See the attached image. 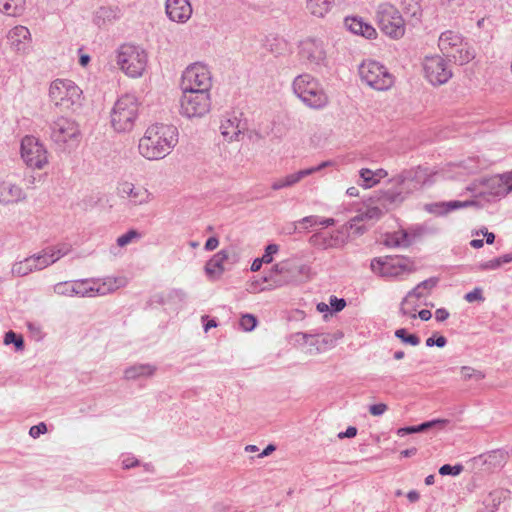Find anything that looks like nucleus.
I'll use <instances>...</instances> for the list:
<instances>
[{
	"label": "nucleus",
	"instance_id": "603ef678",
	"mask_svg": "<svg viewBox=\"0 0 512 512\" xmlns=\"http://www.w3.org/2000/svg\"><path fill=\"white\" fill-rule=\"evenodd\" d=\"M462 470H463V467L461 465L451 466L449 464H445L440 467L439 473L444 476L445 475L456 476V475H459L462 472Z\"/></svg>",
	"mask_w": 512,
	"mask_h": 512
},
{
	"label": "nucleus",
	"instance_id": "f704fd0d",
	"mask_svg": "<svg viewBox=\"0 0 512 512\" xmlns=\"http://www.w3.org/2000/svg\"><path fill=\"white\" fill-rule=\"evenodd\" d=\"M335 0H307L306 8L315 17L323 18L334 6Z\"/></svg>",
	"mask_w": 512,
	"mask_h": 512
},
{
	"label": "nucleus",
	"instance_id": "6e6d98bb",
	"mask_svg": "<svg viewBox=\"0 0 512 512\" xmlns=\"http://www.w3.org/2000/svg\"><path fill=\"white\" fill-rule=\"evenodd\" d=\"M47 432V426L44 422H41L37 425H34L29 430V435L32 438H38L41 434H44Z\"/></svg>",
	"mask_w": 512,
	"mask_h": 512
},
{
	"label": "nucleus",
	"instance_id": "a18cd8bd",
	"mask_svg": "<svg viewBox=\"0 0 512 512\" xmlns=\"http://www.w3.org/2000/svg\"><path fill=\"white\" fill-rule=\"evenodd\" d=\"M395 336L403 343L409 344L411 346H417L420 343L418 336L414 334H407V331L404 328L397 329L395 331Z\"/></svg>",
	"mask_w": 512,
	"mask_h": 512
},
{
	"label": "nucleus",
	"instance_id": "7ed1b4c3",
	"mask_svg": "<svg viewBox=\"0 0 512 512\" xmlns=\"http://www.w3.org/2000/svg\"><path fill=\"white\" fill-rule=\"evenodd\" d=\"M292 91L310 109L321 110L329 104V96L320 81L309 73L296 76Z\"/></svg>",
	"mask_w": 512,
	"mask_h": 512
},
{
	"label": "nucleus",
	"instance_id": "7c9ffc66",
	"mask_svg": "<svg viewBox=\"0 0 512 512\" xmlns=\"http://www.w3.org/2000/svg\"><path fill=\"white\" fill-rule=\"evenodd\" d=\"M157 366L150 363H137L127 367L124 370V378L126 380L146 379L154 376Z\"/></svg>",
	"mask_w": 512,
	"mask_h": 512
},
{
	"label": "nucleus",
	"instance_id": "20e7f679",
	"mask_svg": "<svg viewBox=\"0 0 512 512\" xmlns=\"http://www.w3.org/2000/svg\"><path fill=\"white\" fill-rule=\"evenodd\" d=\"M50 102L62 112H75L83 106L82 89L70 79H55L49 86Z\"/></svg>",
	"mask_w": 512,
	"mask_h": 512
},
{
	"label": "nucleus",
	"instance_id": "39448f33",
	"mask_svg": "<svg viewBox=\"0 0 512 512\" xmlns=\"http://www.w3.org/2000/svg\"><path fill=\"white\" fill-rule=\"evenodd\" d=\"M438 47L443 56L458 65H465L476 56V51L471 43L461 33L454 30H446L440 34Z\"/></svg>",
	"mask_w": 512,
	"mask_h": 512
},
{
	"label": "nucleus",
	"instance_id": "c9c22d12",
	"mask_svg": "<svg viewBox=\"0 0 512 512\" xmlns=\"http://www.w3.org/2000/svg\"><path fill=\"white\" fill-rule=\"evenodd\" d=\"M120 18V9L117 6H102L96 12L94 21L98 26Z\"/></svg>",
	"mask_w": 512,
	"mask_h": 512
},
{
	"label": "nucleus",
	"instance_id": "4d7b16f0",
	"mask_svg": "<svg viewBox=\"0 0 512 512\" xmlns=\"http://www.w3.org/2000/svg\"><path fill=\"white\" fill-rule=\"evenodd\" d=\"M403 5L411 13L412 16L419 15V5L416 0H403Z\"/></svg>",
	"mask_w": 512,
	"mask_h": 512
},
{
	"label": "nucleus",
	"instance_id": "f3484780",
	"mask_svg": "<svg viewBox=\"0 0 512 512\" xmlns=\"http://www.w3.org/2000/svg\"><path fill=\"white\" fill-rule=\"evenodd\" d=\"M370 267L373 273L384 278L398 277L409 271L401 259L389 256L374 258Z\"/></svg>",
	"mask_w": 512,
	"mask_h": 512
},
{
	"label": "nucleus",
	"instance_id": "e2e57ef3",
	"mask_svg": "<svg viewBox=\"0 0 512 512\" xmlns=\"http://www.w3.org/2000/svg\"><path fill=\"white\" fill-rule=\"evenodd\" d=\"M356 434H357V429H356V427H354V426H349V427L346 429V431H344V432H340V433L338 434V437H339L340 439H343V438H352V437H355V436H356Z\"/></svg>",
	"mask_w": 512,
	"mask_h": 512
},
{
	"label": "nucleus",
	"instance_id": "a19ab883",
	"mask_svg": "<svg viewBox=\"0 0 512 512\" xmlns=\"http://www.w3.org/2000/svg\"><path fill=\"white\" fill-rule=\"evenodd\" d=\"M32 272L34 271L32 269V265L29 262V257H26L21 261L15 262L11 268V273L14 276L18 277L26 276Z\"/></svg>",
	"mask_w": 512,
	"mask_h": 512
},
{
	"label": "nucleus",
	"instance_id": "de8ad7c7",
	"mask_svg": "<svg viewBox=\"0 0 512 512\" xmlns=\"http://www.w3.org/2000/svg\"><path fill=\"white\" fill-rule=\"evenodd\" d=\"M4 343L6 345H9V344L13 343L18 350H20V349H22L24 347L23 338L21 336H18L13 331H8L5 334V336H4Z\"/></svg>",
	"mask_w": 512,
	"mask_h": 512
},
{
	"label": "nucleus",
	"instance_id": "5fc2aeb1",
	"mask_svg": "<svg viewBox=\"0 0 512 512\" xmlns=\"http://www.w3.org/2000/svg\"><path fill=\"white\" fill-rule=\"evenodd\" d=\"M329 305L334 312H340L346 306V301L343 298H337L336 296H331L329 299Z\"/></svg>",
	"mask_w": 512,
	"mask_h": 512
},
{
	"label": "nucleus",
	"instance_id": "1a4fd4ad",
	"mask_svg": "<svg viewBox=\"0 0 512 512\" xmlns=\"http://www.w3.org/2000/svg\"><path fill=\"white\" fill-rule=\"evenodd\" d=\"M50 137L59 147H75L81 140L80 127L76 121L60 116L50 125Z\"/></svg>",
	"mask_w": 512,
	"mask_h": 512
},
{
	"label": "nucleus",
	"instance_id": "393cba45",
	"mask_svg": "<svg viewBox=\"0 0 512 512\" xmlns=\"http://www.w3.org/2000/svg\"><path fill=\"white\" fill-rule=\"evenodd\" d=\"M165 8L167 16L173 22L185 23L192 15V6L189 0H166Z\"/></svg>",
	"mask_w": 512,
	"mask_h": 512
},
{
	"label": "nucleus",
	"instance_id": "4be33fe9",
	"mask_svg": "<svg viewBox=\"0 0 512 512\" xmlns=\"http://www.w3.org/2000/svg\"><path fill=\"white\" fill-rule=\"evenodd\" d=\"M7 40L13 51L26 54L30 49L31 34L27 27L19 25L8 32Z\"/></svg>",
	"mask_w": 512,
	"mask_h": 512
},
{
	"label": "nucleus",
	"instance_id": "79ce46f5",
	"mask_svg": "<svg viewBox=\"0 0 512 512\" xmlns=\"http://www.w3.org/2000/svg\"><path fill=\"white\" fill-rule=\"evenodd\" d=\"M453 167L459 170L457 172V174H459V175L465 174V173L469 174V173H474V172L478 171L479 164H478V160H476L474 158H468L467 160H464L459 164H454Z\"/></svg>",
	"mask_w": 512,
	"mask_h": 512
},
{
	"label": "nucleus",
	"instance_id": "0eeeda50",
	"mask_svg": "<svg viewBox=\"0 0 512 512\" xmlns=\"http://www.w3.org/2000/svg\"><path fill=\"white\" fill-rule=\"evenodd\" d=\"M360 80L372 89L386 91L395 81L388 68L375 60H364L358 67Z\"/></svg>",
	"mask_w": 512,
	"mask_h": 512
},
{
	"label": "nucleus",
	"instance_id": "b1692460",
	"mask_svg": "<svg viewBox=\"0 0 512 512\" xmlns=\"http://www.w3.org/2000/svg\"><path fill=\"white\" fill-rule=\"evenodd\" d=\"M437 282L438 279L432 277L420 282L415 288L409 291L406 297L401 302L400 313H410L412 309H408V305L410 304L411 299L415 298L416 300H420L421 298L428 296L433 290V288L436 287Z\"/></svg>",
	"mask_w": 512,
	"mask_h": 512
},
{
	"label": "nucleus",
	"instance_id": "6ab92c4d",
	"mask_svg": "<svg viewBox=\"0 0 512 512\" xmlns=\"http://www.w3.org/2000/svg\"><path fill=\"white\" fill-rule=\"evenodd\" d=\"M118 194L133 207L147 205L153 200V194L146 187L135 185L129 181L119 184Z\"/></svg>",
	"mask_w": 512,
	"mask_h": 512
},
{
	"label": "nucleus",
	"instance_id": "09e8293b",
	"mask_svg": "<svg viewBox=\"0 0 512 512\" xmlns=\"http://www.w3.org/2000/svg\"><path fill=\"white\" fill-rule=\"evenodd\" d=\"M138 238H140V233H138L136 230H129L127 233L117 238V245L124 247L130 244L134 239Z\"/></svg>",
	"mask_w": 512,
	"mask_h": 512
},
{
	"label": "nucleus",
	"instance_id": "8fccbe9b",
	"mask_svg": "<svg viewBox=\"0 0 512 512\" xmlns=\"http://www.w3.org/2000/svg\"><path fill=\"white\" fill-rule=\"evenodd\" d=\"M257 324V319L251 314H246L241 317L240 326L245 331H252Z\"/></svg>",
	"mask_w": 512,
	"mask_h": 512
},
{
	"label": "nucleus",
	"instance_id": "052dcab7",
	"mask_svg": "<svg viewBox=\"0 0 512 512\" xmlns=\"http://www.w3.org/2000/svg\"><path fill=\"white\" fill-rule=\"evenodd\" d=\"M464 298L467 302H470V303L474 302L476 300H482L483 299L482 291H481V289L476 288L473 291L467 293Z\"/></svg>",
	"mask_w": 512,
	"mask_h": 512
},
{
	"label": "nucleus",
	"instance_id": "c756f323",
	"mask_svg": "<svg viewBox=\"0 0 512 512\" xmlns=\"http://www.w3.org/2000/svg\"><path fill=\"white\" fill-rule=\"evenodd\" d=\"M345 26L353 34L361 35L366 39H374L377 36L375 28L358 17H346Z\"/></svg>",
	"mask_w": 512,
	"mask_h": 512
},
{
	"label": "nucleus",
	"instance_id": "c85d7f7f",
	"mask_svg": "<svg viewBox=\"0 0 512 512\" xmlns=\"http://www.w3.org/2000/svg\"><path fill=\"white\" fill-rule=\"evenodd\" d=\"M488 186L494 196H506L512 192V171L491 178L488 181Z\"/></svg>",
	"mask_w": 512,
	"mask_h": 512
},
{
	"label": "nucleus",
	"instance_id": "680f3d73",
	"mask_svg": "<svg viewBox=\"0 0 512 512\" xmlns=\"http://www.w3.org/2000/svg\"><path fill=\"white\" fill-rule=\"evenodd\" d=\"M272 289L273 288L271 287L270 284L267 287H263V286H261V283L259 281H253L249 284V287L247 290L251 293H257V292H261L264 290H272Z\"/></svg>",
	"mask_w": 512,
	"mask_h": 512
},
{
	"label": "nucleus",
	"instance_id": "aec40b11",
	"mask_svg": "<svg viewBox=\"0 0 512 512\" xmlns=\"http://www.w3.org/2000/svg\"><path fill=\"white\" fill-rule=\"evenodd\" d=\"M90 279L63 281L53 286V292L64 297H92Z\"/></svg>",
	"mask_w": 512,
	"mask_h": 512
},
{
	"label": "nucleus",
	"instance_id": "c03bdc74",
	"mask_svg": "<svg viewBox=\"0 0 512 512\" xmlns=\"http://www.w3.org/2000/svg\"><path fill=\"white\" fill-rule=\"evenodd\" d=\"M460 372L464 380L473 379L475 381H480L485 378V374L482 371L476 370L469 366H462Z\"/></svg>",
	"mask_w": 512,
	"mask_h": 512
},
{
	"label": "nucleus",
	"instance_id": "49530a36",
	"mask_svg": "<svg viewBox=\"0 0 512 512\" xmlns=\"http://www.w3.org/2000/svg\"><path fill=\"white\" fill-rule=\"evenodd\" d=\"M291 339L294 342V344H297V345H304V344L315 345L318 342V341L314 340V337L312 335L302 333V332L293 334L291 336Z\"/></svg>",
	"mask_w": 512,
	"mask_h": 512
},
{
	"label": "nucleus",
	"instance_id": "4c0bfd02",
	"mask_svg": "<svg viewBox=\"0 0 512 512\" xmlns=\"http://www.w3.org/2000/svg\"><path fill=\"white\" fill-rule=\"evenodd\" d=\"M25 9V0H0V12L8 16H19Z\"/></svg>",
	"mask_w": 512,
	"mask_h": 512
},
{
	"label": "nucleus",
	"instance_id": "4468645a",
	"mask_svg": "<svg viewBox=\"0 0 512 512\" xmlns=\"http://www.w3.org/2000/svg\"><path fill=\"white\" fill-rule=\"evenodd\" d=\"M21 157L31 168L42 169L48 163L44 145L34 136H25L21 141Z\"/></svg>",
	"mask_w": 512,
	"mask_h": 512
},
{
	"label": "nucleus",
	"instance_id": "473e14b6",
	"mask_svg": "<svg viewBox=\"0 0 512 512\" xmlns=\"http://www.w3.org/2000/svg\"><path fill=\"white\" fill-rule=\"evenodd\" d=\"M227 250H221L207 261L205 264V272L211 278H219L224 272V262L228 259Z\"/></svg>",
	"mask_w": 512,
	"mask_h": 512
},
{
	"label": "nucleus",
	"instance_id": "cd10ccee",
	"mask_svg": "<svg viewBox=\"0 0 512 512\" xmlns=\"http://www.w3.org/2000/svg\"><path fill=\"white\" fill-rule=\"evenodd\" d=\"M379 200V195L377 196V205H370L364 211L359 212L356 216L350 219L345 227L347 229H353L355 226V222H362L366 220H378L380 219L385 212H387Z\"/></svg>",
	"mask_w": 512,
	"mask_h": 512
},
{
	"label": "nucleus",
	"instance_id": "37998d69",
	"mask_svg": "<svg viewBox=\"0 0 512 512\" xmlns=\"http://www.w3.org/2000/svg\"><path fill=\"white\" fill-rule=\"evenodd\" d=\"M359 176L362 180L361 186L365 189L372 188L373 186L378 184L376 177L374 176V171L368 168H363L359 171Z\"/></svg>",
	"mask_w": 512,
	"mask_h": 512
},
{
	"label": "nucleus",
	"instance_id": "a878e982",
	"mask_svg": "<svg viewBox=\"0 0 512 512\" xmlns=\"http://www.w3.org/2000/svg\"><path fill=\"white\" fill-rule=\"evenodd\" d=\"M291 269L289 260L277 263L272 267L270 273L263 277L262 282L270 283L273 289L287 285L290 283Z\"/></svg>",
	"mask_w": 512,
	"mask_h": 512
},
{
	"label": "nucleus",
	"instance_id": "9d476101",
	"mask_svg": "<svg viewBox=\"0 0 512 512\" xmlns=\"http://www.w3.org/2000/svg\"><path fill=\"white\" fill-rule=\"evenodd\" d=\"M180 87L182 91L210 93L212 75L207 65L200 62L189 65L182 73Z\"/></svg>",
	"mask_w": 512,
	"mask_h": 512
},
{
	"label": "nucleus",
	"instance_id": "f03ea898",
	"mask_svg": "<svg viewBox=\"0 0 512 512\" xmlns=\"http://www.w3.org/2000/svg\"><path fill=\"white\" fill-rule=\"evenodd\" d=\"M178 143V130L169 124L149 126L140 138L139 153L148 160L165 158Z\"/></svg>",
	"mask_w": 512,
	"mask_h": 512
},
{
	"label": "nucleus",
	"instance_id": "13d9d810",
	"mask_svg": "<svg viewBox=\"0 0 512 512\" xmlns=\"http://www.w3.org/2000/svg\"><path fill=\"white\" fill-rule=\"evenodd\" d=\"M388 407L384 403L373 404L369 407V412L373 416H381L387 411Z\"/></svg>",
	"mask_w": 512,
	"mask_h": 512
},
{
	"label": "nucleus",
	"instance_id": "dca6fc26",
	"mask_svg": "<svg viewBox=\"0 0 512 512\" xmlns=\"http://www.w3.org/2000/svg\"><path fill=\"white\" fill-rule=\"evenodd\" d=\"M348 236L342 229L334 231L320 230L312 234L308 240L309 244L320 250L339 249L346 245Z\"/></svg>",
	"mask_w": 512,
	"mask_h": 512
},
{
	"label": "nucleus",
	"instance_id": "a211bd4d",
	"mask_svg": "<svg viewBox=\"0 0 512 512\" xmlns=\"http://www.w3.org/2000/svg\"><path fill=\"white\" fill-rule=\"evenodd\" d=\"M66 245L46 247L29 257L33 271H41L69 253Z\"/></svg>",
	"mask_w": 512,
	"mask_h": 512
},
{
	"label": "nucleus",
	"instance_id": "58836bf2",
	"mask_svg": "<svg viewBox=\"0 0 512 512\" xmlns=\"http://www.w3.org/2000/svg\"><path fill=\"white\" fill-rule=\"evenodd\" d=\"M385 244L389 247H406L410 244L408 233L405 230H400L388 235Z\"/></svg>",
	"mask_w": 512,
	"mask_h": 512
},
{
	"label": "nucleus",
	"instance_id": "69168bd1",
	"mask_svg": "<svg viewBox=\"0 0 512 512\" xmlns=\"http://www.w3.org/2000/svg\"><path fill=\"white\" fill-rule=\"evenodd\" d=\"M449 317V312L445 308H439L435 311V319L439 322L445 321Z\"/></svg>",
	"mask_w": 512,
	"mask_h": 512
},
{
	"label": "nucleus",
	"instance_id": "338daca9",
	"mask_svg": "<svg viewBox=\"0 0 512 512\" xmlns=\"http://www.w3.org/2000/svg\"><path fill=\"white\" fill-rule=\"evenodd\" d=\"M318 223V216L311 215L306 216L302 218L300 221H298V224H309L310 226L317 225Z\"/></svg>",
	"mask_w": 512,
	"mask_h": 512
},
{
	"label": "nucleus",
	"instance_id": "5701e85b",
	"mask_svg": "<svg viewBox=\"0 0 512 512\" xmlns=\"http://www.w3.org/2000/svg\"><path fill=\"white\" fill-rule=\"evenodd\" d=\"M26 193L23 188L11 179L0 181V204L9 205L24 201Z\"/></svg>",
	"mask_w": 512,
	"mask_h": 512
},
{
	"label": "nucleus",
	"instance_id": "e433bc0d",
	"mask_svg": "<svg viewBox=\"0 0 512 512\" xmlns=\"http://www.w3.org/2000/svg\"><path fill=\"white\" fill-rule=\"evenodd\" d=\"M448 422L449 421L446 420V419H435V420H432V421L424 422V423H422L420 425H417V426H408V427L399 428L397 430V435L403 437V436H405L407 434L424 432L427 429L432 428V427H436V426H439V427L442 428Z\"/></svg>",
	"mask_w": 512,
	"mask_h": 512
},
{
	"label": "nucleus",
	"instance_id": "864d4df0",
	"mask_svg": "<svg viewBox=\"0 0 512 512\" xmlns=\"http://www.w3.org/2000/svg\"><path fill=\"white\" fill-rule=\"evenodd\" d=\"M503 264H505V263H504V261H502V256H500L498 258L481 263L479 265V268L481 270H496Z\"/></svg>",
	"mask_w": 512,
	"mask_h": 512
},
{
	"label": "nucleus",
	"instance_id": "412c9836",
	"mask_svg": "<svg viewBox=\"0 0 512 512\" xmlns=\"http://www.w3.org/2000/svg\"><path fill=\"white\" fill-rule=\"evenodd\" d=\"M330 165H331V162L324 161L317 166L302 169V170H299V171L291 173V174H287L283 177L275 179L271 184V188L274 191H278V190H281L284 188L292 187V186L296 185L297 183H299L303 178L310 176L316 172H319L322 169H324Z\"/></svg>",
	"mask_w": 512,
	"mask_h": 512
},
{
	"label": "nucleus",
	"instance_id": "6e6552de",
	"mask_svg": "<svg viewBox=\"0 0 512 512\" xmlns=\"http://www.w3.org/2000/svg\"><path fill=\"white\" fill-rule=\"evenodd\" d=\"M117 64L129 77H140L147 65V55L143 49L134 45H122L118 51Z\"/></svg>",
	"mask_w": 512,
	"mask_h": 512
},
{
	"label": "nucleus",
	"instance_id": "0e129e2a",
	"mask_svg": "<svg viewBox=\"0 0 512 512\" xmlns=\"http://www.w3.org/2000/svg\"><path fill=\"white\" fill-rule=\"evenodd\" d=\"M219 245V240L217 237H210L207 239L205 243V249L207 251H213L215 250Z\"/></svg>",
	"mask_w": 512,
	"mask_h": 512
},
{
	"label": "nucleus",
	"instance_id": "bb28decb",
	"mask_svg": "<svg viewBox=\"0 0 512 512\" xmlns=\"http://www.w3.org/2000/svg\"><path fill=\"white\" fill-rule=\"evenodd\" d=\"M90 281L92 297L96 295L103 296L112 293L126 284V280L122 277H106L103 279H90Z\"/></svg>",
	"mask_w": 512,
	"mask_h": 512
},
{
	"label": "nucleus",
	"instance_id": "f257e3e1",
	"mask_svg": "<svg viewBox=\"0 0 512 512\" xmlns=\"http://www.w3.org/2000/svg\"><path fill=\"white\" fill-rule=\"evenodd\" d=\"M432 175L426 168L416 167L403 170L389 180V187L379 191V200L386 210L400 205L412 193L431 184Z\"/></svg>",
	"mask_w": 512,
	"mask_h": 512
},
{
	"label": "nucleus",
	"instance_id": "f8f14e48",
	"mask_svg": "<svg viewBox=\"0 0 512 512\" xmlns=\"http://www.w3.org/2000/svg\"><path fill=\"white\" fill-rule=\"evenodd\" d=\"M211 108V94L197 91H182L180 113L187 118H201Z\"/></svg>",
	"mask_w": 512,
	"mask_h": 512
},
{
	"label": "nucleus",
	"instance_id": "ddd939ff",
	"mask_svg": "<svg viewBox=\"0 0 512 512\" xmlns=\"http://www.w3.org/2000/svg\"><path fill=\"white\" fill-rule=\"evenodd\" d=\"M422 65L425 78L434 86L447 83L453 75L447 60L441 55L426 56Z\"/></svg>",
	"mask_w": 512,
	"mask_h": 512
},
{
	"label": "nucleus",
	"instance_id": "774afa93",
	"mask_svg": "<svg viewBox=\"0 0 512 512\" xmlns=\"http://www.w3.org/2000/svg\"><path fill=\"white\" fill-rule=\"evenodd\" d=\"M335 223H336V221H335L334 218H320V217H318L317 225L328 227V226H333Z\"/></svg>",
	"mask_w": 512,
	"mask_h": 512
},
{
	"label": "nucleus",
	"instance_id": "ea45409f",
	"mask_svg": "<svg viewBox=\"0 0 512 512\" xmlns=\"http://www.w3.org/2000/svg\"><path fill=\"white\" fill-rule=\"evenodd\" d=\"M290 268H292L289 276L290 282L308 278L311 270L306 264H297L292 261H290Z\"/></svg>",
	"mask_w": 512,
	"mask_h": 512
},
{
	"label": "nucleus",
	"instance_id": "9b49d317",
	"mask_svg": "<svg viewBox=\"0 0 512 512\" xmlns=\"http://www.w3.org/2000/svg\"><path fill=\"white\" fill-rule=\"evenodd\" d=\"M380 30L392 39H400L405 34V22L396 7L389 3L378 6L376 13Z\"/></svg>",
	"mask_w": 512,
	"mask_h": 512
},
{
	"label": "nucleus",
	"instance_id": "2f4dec72",
	"mask_svg": "<svg viewBox=\"0 0 512 512\" xmlns=\"http://www.w3.org/2000/svg\"><path fill=\"white\" fill-rule=\"evenodd\" d=\"M245 125L237 116H231L221 122V133L227 141L238 140Z\"/></svg>",
	"mask_w": 512,
	"mask_h": 512
},
{
	"label": "nucleus",
	"instance_id": "423d86ee",
	"mask_svg": "<svg viewBox=\"0 0 512 512\" xmlns=\"http://www.w3.org/2000/svg\"><path fill=\"white\" fill-rule=\"evenodd\" d=\"M139 105L138 98L133 94H124L116 100L110 112V123L114 131L125 133L133 129Z\"/></svg>",
	"mask_w": 512,
	"mask_h": 512
},
{
	"label": "nucleus",
	"instance_id": "bf43d9fd",
	"mask_svg": "<svg viewBox=\"0 0 512 512\" xmlns=\"http://www.w3.org/2000/svg\"><path fill=\"white\" fill-rule=\"evenodd\" d=\"M139 465H140V461L138 459H136L134 456L128 455L122 459L123 469H130V468H133V467H136Z\"/></svg>",
	"mask_w": 512,
	"mask_h": 512
},
{
	"label": "nucleus",
	"instance_id": "2eb2a0df",
	"mask_svg": "<svg viewBox=\"0 0 512 512\" xmlns=\"http://www.w3.org/2000/svg\"><path fill=\"white\" fill-rule=\"evenodd\" d=\"M300 59L311 69L327 65L324 43L315 38H307L300 43Z\"/></svg>",
	"mask_w": 512,
	"mask_h": 512
},
{
	"label": "nucleus",
	"instance_id": "3c124183",
	"mask_svg": "<svg viewBox=\"0 0 512 512\" xmlns=\"http://www.w3.org/2000/svg\"><path fill=\"white\" fill-rule=\"evenodd\" d=\"M279 251V246L277 244H269L265 248V252L262 255V261H264L265 264H269L273 261V255L276 254Z\"/></svg>",
	"mask_w": 512,
	"mask_h": 512
},
{
	"label": "nucleus",
	"instance_id": "72a5a7b5",
	"mask_svg": "<svg viewBox=\"0 0 512 512\" xmlns=\"http://www.w3.org/2000/svg\"><path fill=\"white\" fill-rule=\"evenodd\" d=\"M475 205L474 201H449L446 203H435V204H428L425 206V209L434 214H445L452 210L464 208L468 206Z\"/></svg>",
	"mask_w": 512,
	"mask_h": 512
}]
</instances>
